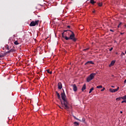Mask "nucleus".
I'll return each mask as SVG.
<instances>
[{
	"mask_svg": "<svg viewBox=\"0 0 126 126\" xmlns=\"http://www.w3.org/2000/svg\"><path fill=\"white\" fill-rule=\"evenodd\" d=\"M96 88H97L98 89H100V88H103V86H97V87H96Z\"/></svg>",
	"mask_w": 126,
	"mask_h": 126,
	"instance_id": "obj_20",
	"label": "nucleus"
},
{
	"mask_svg": "<svg viewBox=\"0 0 126 126\" xmlns=\"http://www.w3.org/2000/svg\"><path fill=\"white\" fill-rule=\"evenodd\" d=\"M110 31H111V32H114V31H113V30H110Z\"/></svg>",
	"mask_w": 126,
	"mask_h": 126,
	"instance_id": "obj_35",
	"label": "nucleus"
},
{
	"mask_svg": "<svg viewBox=\"0 0 126 126\" xmlns=\"http://www.w3.org/2000/svg\"><path fill=\"white\" fill-rule=\"evenodd\" d=\"M58 87L59 89H62V88H63V84H62V83L59 82L58 84Z\"/></svg>",
	"mask_w": 126,
	"mask_h": 126,
	"instance_id": "obj_9",
	"label": "nucleus"
},
{
	"mask_svg": "<svg viewBox=\"0 0 126 126\" xmlns=\"http://www.w3.org/2000/svg\"><path fill=\"white\" fill-rule=\"evenodd\" d=\"M59 108H60V109H62V107H61L60 106H59Z\"/></svg>",
	"mask_w": 126,
	"mask_h": 126,
	"instance_id": "obj_43",
	"label": "nucleus"
},
{
	"mask_svg": "<svg viewBox=\"0 0 126 126\" xmlns=\"http://www.w3.org/2000/svg\"><path fill=\"white\" fill-rule=\"evenodd\" d=\"M67 28H69V29L70 28V26H67Z\"/></svg>",
	"mask_w": 126,
	"mask_h": 126,
	"instance_id": "obj_34",
	"label": "nucleus"
},
{
	"mask_svg": "<svg viewBox=\"0 0 126 126\" xmlns=\"http://www.w3.org/2000/svg\"><path fill=\"white\" fill-rule=\"evenodd\" d=\"M81 122H83V123H84V122H85V118H83V119H82V121H81Z\"/></svg>",
	"mask_w": 126,
	"mask_h": 126,
	"instance_id": "obj_27",
	"label": "nucleus"
},
{
	"mask_svg": "<svg viewBox=\"0 0 126 126\" xmlns=\"http://www.w3.org/2000/svg\"><path fill=\"white\" fill-rule=\"evenodd\" d=\"M62 37L63 38H64V39H65V40H66V38H67V36L63 35V32L62 33Z\"/></svg>",
	"mask_w": 126,
	"mask_h": 126,
	"instance_id": "obj_13",
	"label": "nucleus"
},
{
	"mask_svg": "<svg viewBox=\"0 0 126 126\" xmlns=\"http://www.w3.org/2000/svg\"><path fill=\"white\" fill-rule=\"evenodd\" d=\"M71 86L73 87V91H74V92H76V91H77V87L76 86V85L73 84Z\"/></svg>",
	"mask_w": 126,
	"mask_h": 126,
	"instance_id": "obj_6",
	"label": "nucleus"
},
{
	"mask_svg": "<svg viewBox=\"0 0 126 126\" xmlns=\"http://www.w3.org/2000/svg\"><path fill=\"white\" fill-rule=\"evenodd\" d=\"M87 64H94V63L92 61H88L85 63V65H87Z\"/></svg>",
	"mask_w": 126,
	"mask_h": 126,
	"instance_id": "obj_7",
	"label": "nucleus"
},
{
	"mask_svg": "<svg viewBox=\"0 0 126 126\" xmlns=\"http://www.w3.org/2000/svg\"><path fill=\"white\" fill-rule=\"evenodd\" d=\"M116 63V60H113L111 61L110 64L109 65V67H111V66H113L115 64V63Z\"/></svg>",
	"mask_w": 126,
	"mask_h": 126,
	"instance_id": "obj_8",
	"label": "nucleus"
},
{
	"mask_svg": "<svg viewBox=\"0 0 126 126\" xmlns=\"http://www.w3.org/2000/svg\"><path fill=\"white\" fill-rule=\"evenodd\" d=\"M121 114H123V111H120Z\"/></svg>",
	"mask_w": 126,
	"mask_h": 126,
	"instance_id": "obj_40",
	"label": "nucleus"
},
{
	"mask_svg": "<svg viewBox=\"0 0 126 126\" xmlns=\"http://www.w3.org/2000/svg\"><path fill=\"white\" fill-rule=\"evenodd\" d=\"M119 89H120V87H118L116 89H110L109 91L110 92H112V93H114L115 92H117V91H118Z\"/></svg>",
	"mask_w": 126,
	"mask_h": 126,
	"instance_id": "obj_5",
	"label": "nucleus"
},
{
	"mask_svg": "<svg viewBox=\"0 0 126 126\" xmlns=\"http://www.w3.org/2000/svg\"><path fill=\"white\" fill-rule=\"evenodd\" d=\"M70 33L71 34L69 37H66V40H72L74 42H76V38H75V35H74V33H73L72 31H70Z\"/></svg>",
	"mask_w": 126,
	"mask_h": 126,
	"instance_id": "obj_2",
	"label": "nucleus"
},
{
	"mask_svg": "<svg viewBox=\"0 0 126 126\" xmlns=\"http://www.w3.org/2000/svg\"><path fill=\"white\" fill-rule=\"evenodd\" d=\"M98 6H102V3L99 2L98 3Z\"/></svg>",
	"mask_w": 126,
	"mask_h": 126,
	"instance_id": "obj_26",
	"label": "nucleus"
},
{
	"mask_svg": "<svg viewBox=\"0 0 126 126\" xmlns=\"http://www.w3.org/2000/svg\"><path fill=\"white\" fill-rule=\"evenodd\" d=\"M56 94L57 95L58 99H61V95H60V94L58 93V92H56Z\"/></svg>",
	"mask_w": 126,
	"mask_h": 126,
	"instance_id": "obj_11",
	"label": "nucleus"
},
{
	"mask_svg": "<svg viewBox=\"0 0 126 126\" xmlns=\"http://www.w3.org/2000/svg\"><path fill=\"white\" fill-rule=\"evenodd\" d=\"M93 12L94 13V12H95V11H93Z\"/></svg>",
	"mask_w": 126,
	"mask_h": 126,
	"instance_id": "obj_42",
	"label": "nucleus"
},
{
	"mask_svg": "<svg viewBox=\"0 0 126 126\" xmlns=\"http://www.w3.org/2000/svg\"><path fill=\"white\" fill-rule=\"evenodd\" d=\"M86 50L87 51H88V50H89V48H86Z\"/></svg>",
	"mask_w": 126,
	"mask_h": 126,
	"instance_id": "obj_38",
	"label": "nucleus"
},
{
	"mask_svg": "<svg viewBox=\"0 0 126 126\" xmlns=\"http://www.w3.org/2000/svg\"><path fill=\"white\" fill-rule=\"evenodd\" d=\"M61 97L62 99L63 100V101H61L62 107L64 108L65 110H68V109H69V106H68L69 103L67 101V99H66V95H65V93H62Z\"/></svg>",
	"mask_w": 126,
	"mask_h": 126,
	"instance_id": "obj_1",
	"label": "nucleus"
},
{
	"mask_svg": "<svg viewBox=\"0 0 126 126\" xmlns=\"http://www.w3.org/2000/svg\"><path fill=\"white\" fill-rule=\"evenodd\" d=\"M83 51H87L86 49H84Z\"/></svg>",
	"mask_w": 126,
	"mask_h": 126,
	"instance_id": "obj_41",
	"label": "nucleus"
},
{
	"mask_svg": "<svg viewBox=\"0 0 126 126\" xmlns=\"http://www.w3.org/2000/svg\"><path fill=\"white\" fill-rule=\"evenodd\" d=\"M93 90H94V88H92L90 90L89 94H90V93H91V92H92L93 91Z\"/></svg>",
	"mask_w": 126,
	"mask_h": 126,
	"instance_id": "obj_19",
	"label": "nucleus"
},
{
	"mask_svg": "<svg viewBox=\"0 0 126 126\" xmlns=\"http://www.w3.org/2000/svg\"><path fill=\"white\" fill-rule=\"evenodd\" d=\"M125 53H124V52H122V53H121V56H125Z\"/></svg>",
	"mask_w": 126,
	"mask_h": 126,
	"instance_id": "obj_29",
	"label": "nucleus"
},
{
	"mask_svg": "<svg viewBox=\"0 0 126 126\" xmlns=\"http://www.w3.org/2000/svg\"><path fill=\"white\" fill-rule=\"evenodd\" d=\"M9 51H10V53H14V52H15V49H10Z\"/></svg>",
	"mask_w": 126,
	"mask_h": 126,
	"instance_id": "obj_16",
	"label": "nucleus"
},
{
	"mask_svg": "<svg viewBox=\"0 0 126 126\" xmlns=\"http://www.w3.org/2000/svg\"><path fill=\"white\" fill-rule=\"evenodd\" d=\"M111 87H112V88H115V86H112Z\"/></svg>",
	"mask_w": 126,
	"mask_h": 126,
	"instance_id": "obj_37",
	"label": "nucleus"
},
{
	"mask_svg": "<svg viewBox=\"0 0 126 126\" xmlns=\"http://www.w3.org/2000/svg\"><path fill=\"white\" fill-rule=\"evenodd\" d=\"M71 31H69V30H64V32H67L68 34H70V32Z\"/></svg>",
	"mask_w": 126,
	"mask_h": 126,
	"instance_id": "obj_18",
	"label": "nucleus"
},
{
	"mask_svg": "<svg viewBox=\"0 0 126 126\" xmlns=\"http://www.w3.org/2000/svg\"><path fill=\"white\" fill-rule=\"evenodd\" d=\"M3 57H4V56L3 55H0V58H3Z\"/></svg>",
	"mask_w": 126,
	"mask_h": 126,
	"instance_id": "obj_31",
	"label": "nucleus"
},
{
	"mask_svg": "<svg viewBox=\"0 0 126 126\" xmlns=\"http://www.w3.org/2000/svg\"><path fill=\"white\" fill-rule=\"evenodd\" d=\"M90 2L92 4H94V3H96V2L94 1V0H90Z\"/></svg>",
	"mask_w": 126,
	"mask_h": 126,
	"instance_id": "obj_12",
	"label": "nucleus"
},
{
	"mask_svg": "<svg viewBox=\"0 0 126 126\" xmlns=\"http://www.w3.org/2000/svg\"><path fill=\"white\" fill-rule=\"evenodd\" d=\"M14 44H15V45H18L19 44V43H18V41H16L14 42Z\"/></svg>",
	"mask_w": 126,
	"mask_h": 126,
	"instance_id": "obj_24",
	"label": "nucleus"
},
{
	"mask_svg": "<svg viewBox=\"0 0 126 126\" xmlns=\"http://www.w3.org/2000/svg\"><path fill=\"white\" fill-rule=\"evenodd\" d=\"M5 49H6V50H9V49H10L9 46L8 45H5Z\"/></svg>",
	"mask_w": 126,
	"mask_h": 126,
	"instance_id": "obj_15",
	"label": "nucleus"
},
{
	"mask_svg": "<svg viewBox=\"0 0 126 126\" xmlns=\"http://www.w3.org/2000/svg\"><path fill=\"white\" fill-rule=\"evenodd\" d=\"M121 97H122V99H123V100H126V95Z\"/></svg>",
	"mask_w": 126,
	"mask_h": 126,
	"instance_id": "obj_22",
	"label": "nucleus"
},
{
	"mask_svg": "<svg viewBox=\"0 0 126 126\" xmlns=\"http://www.w3.org/2000/svg\"><path fill=\"white\" fill-rule=\"evenodd\" d=\"M95 76H96V73H91L89 75V76H88V78H87V82H90V81H91V80H93V78H94V77H95Z\"/></svg>",
	"mask_w": 126,
	"mask_h": 126,
	"instance_id": "obj_3",
	"label": "nucleus"
},
{
	"mask_svg": "<svg viewBox=\"0 0 126 126\" xmlns=\"http://www.w3.org/2000/svg\"><path fill=\"white\" fill-rule=\"evenodd\" d=\"M63 93H64V90H63Z\"/></svg>",
	"mask_w": 126,
	"mask_h": 126,
	"instance_id": "obj_39",
	"label": "nucleus"
},
{
	"mask_svg": "<svg viewBox=\"0 0 126 126\" xmlns=\"http://www.w3.org/2000/svg\"><path fill=\"white\" fill-rule=\"evenodd\" d=\"M74 125H75V126H79V123H78V122H75L74 123Z\"/></svg>",
	"mask_w": 126,
	"mask_h": 126,
	"instance_id": "obj_21",
	"label": "nucleus"
},
{
	"mask_svg": "<svg viewBox=\"0 0 126 126\" xmlns=\"http://www.w3.org/2000/svg\"><path fill=\"white\" fill-rule=\"evenodd\" d=\"M122 99V97H118L116 99V101H120Z\"/></svg>",
	"mask_w": 126,
	"mask_h": 126,
	"instance_id": "obj_23",
	"label": "nucleus"
},
{
	"mask_svg": "<svg viewBox=\"0 0 126 126\" xmlns=\"http://www.w3.org/2000/svg\"><path fill=\"white\" fill-rule=\"evenodd\" d=\"M124 83H125V84H126V79L125 80V81H124Z\"/></svg>",
	"mask_w": 126,
	"mask_h": 126,
	"instance_id": "obj_36",
	"label": "nucleus"
},
{
	"mask_svg": "<svg viewBox=\"0 0 126 126\" xmlns=\"http://www.w3.org/2000/svg\"><path fill=\"white\" fill-rule=\"evenodd\" d=\"M121 25H122V22H120L118 26V28H120Z\"/></svg>",
	"mask_w": 126,
	"mask_h": 126,
	"instance_id": "obj_25",
	"label": "nucleus"
},
{
	"mask_svg": "<svg viewBox=\"0 0 126 126\" xmlns=\"http://www.w3.org/2000/svg\"><path fill=\"white\" fill-rule=\"evenodd\" d=\"M125 27H126V25H125Z\"/></svg>",
	"mask_w": 126,
	"mask_h": 126,
	"instance_id": "obj_47",
	"label": "nucleus"
},
{
	"mask_svg": "<svg viewBox=\"0 0 126 126\" xmlns=\"http://www.w3.org/2000/svg\"><path fill=\"white\" fill-rule=\"evenodd\" d=\"M121 35H123V34H124V33H121Z\"/></svg>",
	"mask_w": 126,
	"mask_h": 126,
	"instance_id": "obj_45",
	"label": "nucleus"
},
{
	"mask_svg": "<svg viewBox=\"0 0 126 126\" xmlns=\"http://www.w3.org/2000/svg\"><path fill=\"white\" fill-rule=\"evenodd\" d=\"M10 51L9 50L8 51H7L6 52V54H10Z\"/></svg>",
	"mask_w": 126,
	"mask_h": 126,
	"instance_id": "obj_28",
	"label": "nucleus"
},
{
	"mask_svg": "<svg viewBox=\"0 0 126 126\" xmlns=\"http://www.w3.org/2000/svg\"><path fill=\"white\" fill-rule=\"evenodd\" d=\"M125 102H126V100H123L122 102H121V103H125Z\"/></svg>",
	"mask_w": 126,
	"mask_h": 126,
	"instance_id": "obj_33",
	"label": "nucleus"
},
{
	"mask_svg": "<svg viewBox=\"0 0 126 126\" xmlns=\"http://www.w3.org/2000/svg\"><path fill=\"white\" fill-rule=\"evenodd\" d=\"M104 90H105V88H103L101 90V92L104 91Z\"/></svg>",
	"mask_w": 126,
	"mask_h": 126,
	"instance_id": "obj_32",
	"label": "nucleus"
},
{
	"mask_svg": "<svg viewBox=\"0 0 126 126\" xmlns=\"http://www.w3.org/2000/svg\"><path fill=\"white\" fill-rule=\"evenodd\" d=\"M74 119H75V120H77V121H79V122H81V120L78 119L77 118H76V117H75V116H73Z\"/></svg>",
	"mask_w": 126,
	"mask_h": 126,
	"instance_id": "obj_14",
	"label": "nucleus"
},
{
	"mask_svg": "<svg viewBox=\"0 0 126 126\" xmlns=\"http://www.w3.org/2000/svg\"><path fill=\"white\" fill-rule=\"evenodd\" d=\"M46 71H47V73H49V74H52V71H50V69L46 70Z\"/></svg>",
	"mask_w": 126,
	"mask_h": 126,
	"instance_id": "obj_17",
	"label": "nucleus"
},
{
	"mask_svg": "<svg viewBox=\"0 0 126 126\" xmlns=\"http://www.w3.org/2000/svg\"><path fill=\"white\" fill-rule=\"evenodd\" d=\"M38 24H39V20L35 21V22L34 21L30 23V26H36V25H38Z\"/></svg>",
	"mask_w": 126,
	"mask_h": 126,
	"instance_id": "obj_4",
	"label": "nucleus"
},
{
	"mask_svg": "<svg viewBox=\"0 0 126 126\" xmlns=\"http://www.w3.org/2000/svg\"><path fill=\"white\" fill-rule=\"evenodd\" d=\"M125 103H126V100H125Z\"/></svg>",
	"mask_w": 126,
	"mask_h": 126,
	"instance_id": "obj_46",
	"label": "nucleus"
},
{
	"mask_svg": "<svg viewBox=\"0 0 126 126\" xmlns=\"http://www.w3.org/2000/svg\"><path fill=\"white\" fill-rule=\"evenodd\" d=\"M38 5H41V6H42L41 4H38Z\"/></svg>",
	"mask_w": 126,
	"mask_h": 126,
	"instance_id": "obj_44",
	"label": "nucleus"
},
{
	"mask_svg": "<svg viewBox=\"0 0 126 126\" xmlns=\"http://www.w3.org/2000/svg\"><path fill=\"white\" fill-rule=\"evenodd\" d=\"M86 89V85L84 84L82 88V91H84Z\"/></svg>",
	"mask_w": 126,
	"mask_h": 126,
	"instance_id": "obj_10",
	"label": "nucleus"
},
{
	"mask_svg": "<svg viewBox=\"0 0 126 126\" xmlns=\"http://www.w3.org/2000/svg\"><path fill=\"white\" fill-rule=\"evenodd\" d=\"M109 51L111 52V51H113V47H111Z\"/></svg>",
	"mask_w": 126,
	"mask_h": 126,
	"instance_id": "obj_30",
	"label": "nucleus"
}]
</instances>
